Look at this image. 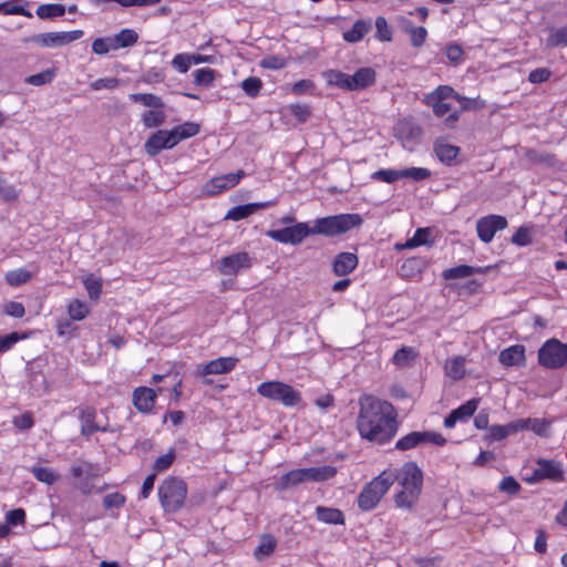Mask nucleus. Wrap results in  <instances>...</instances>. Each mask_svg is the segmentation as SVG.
<instances>
[{
  "label": "nucleus",
  "mask_w": 567,
  "mask_h": 567,
  "mask_svg": "<svg viewBox=\"0 0 567 567\" xmlns=\"http://www.w3.org/2000/svg\"><path fill=\"white\" fill-rule=\"evenodd\" d=\"M11 528L24 527L25 525V512L23 508H14L6 513L4 520Z\"/></svg>",
  "instance_id": "4d7b16f0"
},
{
  "label": "nucleus",
  "mask_w": 567,
  "mask_h": 567,
  "mask_svg": "<svg viewBox=\"0 0 567 567\" xmlns=\"http://www.w3.org/2000/svg\"><path fill=\"white\" fill-rule=\"evenodd\" d=\"M372 28V21L370 19H358L351 29L342 33V39L348 43H358L369 33Z\"/></svg>",
  "instance_id": "cd10ccee"
},
{
  "label": "nucleus",
  "mask_w": 567,
  "mask_h": 567,
  "mask_svg": "<svg viewBox=\"0 0 567 567\" xmlns=\"http://www.w3.org/2000/svg\"><path fill=\"white\" fill-rule=\"evenodd\" d=\"M55 76V69H47L40 73L29 75L24 79V82L34 85L42 86L53 81Z\"/></svg>",
  "instance_id": "a18cd8bd"
},
{
  "label": "nucleus",
  "mask_w": 567,
  "mask_h": 567,
  "mask_svg": "<svg viewBox=\"0 0 567 567\" xmlns=\"http://www.w3.org/2000/svg\"><path fill=\"white\" fill-rule=\"evenodd\" d=\"M434 152L440 162L452 165L460 154V147L439 140L434 144Z\"/></svg>",
  "instance_id": "7c9ffc66"
},
{
  "label": "nucleus",
  "mask_w": 567,
  "mask_h": 567,
  "mask_svg": "<svg viewBox=\"0 0 567 567\" xmlns=\"http://www.w3.org/2000/svg\"><path fill=\"white\" fill-rule=\"evenodd\" d=\"M278 542L275 536L265 534L260 537L259 545L255 548L254 556L257 560H264L271 556L277 548Z\"/></svg>",
  "instance_id": "f704fd0d"
},
{
  "label": "nucleus",
  "mask_w": 567,
  "mask_h": 567,
  "mask_svg": "<svg viewBox=\"0 0 567 567\" xmlns=\"http://www.w3.org/2000/svg\"><path fill=\"white\" fill-rule=\"evenodd\" d=\"M359 264L358 256L353 252H340L336 256L332 270L336 276L343 277L351 274Z\"/></svg>",
  "instance_id": "b1692460"
},
{
  "label": "nucleus",
  "mask_w": 567,
  "mask_h": 567,
  "mask_svg": "<svg viewBox=\"0 0 567 567\" xmlns=\"http://www.w3.org/2000/svg\"><path fill=\"white\" fill-rule=\"evenodd\" d=\"M32 278V274L23 268L14 269L6 275V280L10 286L17 287L28 282Z\"/></svg>",
  "instance_id": "8fccbe9b"
},
{
  "label": "nucleus",
  "mask_w": 567,
  "mask_h": 567,
  "mask_svg": "<svg viewBox=\"0 0 567 567\" xmlns=\"http://www.w3.org/2000/svg\"><path fill=\"white\" fill-rule=\"evenodd\" d=\"M35 13L40 19H53L63 16L65 8L60 3H45L39 6Z\"/></svg>",
  "instance_id": "79ce46f5"
},
{
  "label": "nucleus",
  "mask_w": 567,
  "mask_h": 567,
  "mask_svg": "<svg viewBox=\"0 0 567 567\" xmlns=\"http://www.w3.org/2000/svg\"><path fill=\"white\" fill-rule=\"evenodd\" d=\"M99 467L92 464L82 463L73 466V487L79 488L84 495L93 492H102L104 485L100 486Z\"/></svg>",
  "instance_id": "6e6552de"
},
{
  "label": "nucleus",
  "mask_w": 567,
  "mask_h": 567,
  "mask_svg": "<svg viewBox=\"0 0 567 567\" xmlns=\"http://www.w3.org/2000/svg\"><path fill=\"white\" fill-rule=\"evenodd\" d=\"M305 482H324L337 474V467L332 465H321L307 468H300Z\"/></svg>",
  "instance_id": "bb28decb"
},
{
  "label": "nucleus",
  "mask_w": 567,
  "mask_h": 567,
  "mask_svg": "<svg viewBox=\"0 0 567 567\" xmlns=\"http://www.w3.org/2000/svg\"><path fill=\"white\" fill-rule=\"evenodd\" d=\"M199 124L195 122H185L183 124L174 126L171 130H166V133L169 137L173 147H175L182 141L196 136L199 133Z\"/></svg>",
  "instance_id": "aec40b11"
},
{
  "label": "nucleus",
  "mask_w": 567,
  "mask_h": 567,
  "mask_svg": "<svg viewBox=\"0 0 567 567\" xmlns=\"http://www.w3.org/2000/svg\"><path fill=\"white\" fill-rule=\"evenodd\" d=\"M507 225V219L501 215L492 214L481 217L476 221L477 236L483 243L488 244L493 240L495 234L505 229Z\"/></svg>",
  "instance_id": "9b49d317"
},
{
  "label": "nucleus",
  "mask_w": 567,
  "mask_h": 567,
  "mask_svg": "<svg viewBox=\"0 0 567 567\" xmlns=\"http://www.w3.org/2000/svg\"><path fill=\"white\" fill-rule=\"evenodd\" d=\"M398 132L405 147L409 143L416 142L422 136L421 126L412 121L401 122L399 124Z\"/></svg>",
  "instance_id": "c756f323"
},
{
  "label": "nucleus",
  "mask_w": 567,
  "mask_h": 567,
  "mask_svg": "<svg viewBox=\"0 0 567 567\" xmlns=\"http://www.w3.org/2000/svg\"><path fill=\"white\" fill-rule=\"evenodd\" d=\"M115 35L122 49L133 47L138 40V34L133 29H123Z\"/></svg>",
  "instance_id": "bf43d9fd"
},
{
  "label": "nucleus",
  "mask_w": 567,
  "mask_h": 567,
  "mask_svg": "<svg viewBox=\"0 0 567 567\" xmlns=\"http://www.w3.org/2000/svg\"><path fill=\"white\" fill-rule=\"evenodd\" d=\"M277 200H267V202H255L248 203L244 205H237L231 207L225 215L226 220L239 221L243 220L250 215L255 214L259 209L268 208L275 206Z\"/></svg>",
  "instance_id": "f3484780"
},
{
  "label": "nucleus",
  "mask_w": 567,
  "mask_h": 567,
  "mask_svg": "<svg viewBox=\"0 0 567 567\" xmlns=\"http://www.w3.org/2000/svg\"><path fill=\"white\" fill-rule=\"evenodd\" d=\"M303 476L300 472V468L289 471L285 475H282L275 484L276 491H285L291 486H296L300 483H303Z\"/></svg>",
  "instance_id": "4c0bfd02"
},
{
  "label": "nucleus",
  "mask_w": 567,
  "mask_h": 567,
  "mask_svg": "<svg viewBox=\"0 0 567 567\" xmlns=\"http://www.w3.org/2000/svg\"><path fill=\"white\" fill-rule=\"evenodd\" d=\"M425 444L443 446L446 444V439L434 431H413L400 437L394 447L404 452Z\"/></svg>",
  "instance_id": "1a4fd4ad"
},
{
  "label": "nucleus",
  "mask_w": 567,
  "mask_h": 567,
  "mask_svg": "<svg viewBox=\"0 0 567 567\" xmlns=\"http://www.w3.org/2000/svg\"><path fill=\"white\" fill-rule=\"evenodd\" d=\"M187 496L186 483L177 477H168L158 486V499L165 513H176Z\"/></svg>",
  "instance_id": "39448f33"
},
{
  "label": "nucleus",
  "mask_w": 567,
  "mask_h": 567,
  "mask_svg": "<svg viewBox=\"0 0 567 567\" xmlns=\"http://www.w3.org/2000/svg\"><path fill=\"white\" fill-rule=\"evenodd\" d=\"M175 456H176L175 451L174 450H169L167 453L158 456L155 460L153 468L157 473L166 471L173 464V462L175 460Z\"/></svg>",
  "instance_id": "052dcab7"
},
{
  "label": "nucleus",
  "mask_w": 567,
  "mask_h": 567,
  "mask_svg": "<svg viewBox=\"0 0 567 567\" xmlns=\"http://www.w3.org/2000/svg\"><path fill=\"white\" fill-rule=\"evenodd\" d=\"M456 91L450 85H439L434 91L427 93L423 101H446L454 99Z\"/></svg>",
  "instance_id": "de8ad7c7"
},
{
  "label": "nucleus",
  "mask_w": 567,
  "mask_h": 567,
  "mask_svg": "<svg viewBox=\"0 0 567 567\" xmlns=\"http://www.w3.org/2000/svg\"><path fill=\"white\" fill-rule=\"evenodd\" d=\"M478 404L480 399H472L453 410V412L457 416L458 421L465 422L476 412Z\"/></svg>",
  "instance_id": "3c124183"
},
{
  "label": "nucleus",
  "mask_w": 567,
  "mask_h": 567,
  "mask_svg": "<svg viewBox=\"0 0 567 567\" xmlns=\"http://www.w3.org/2000/svg\"><path fill=\"white\" fill-rule=\"evenodd\" d=\"M394 482L395 477L391 474V470L382 471L371 482L365 484L359 493L357 501L359 508L363 512L374 509Z\"/></svg>",
  "instance_id": "20e7f679"
},
{
  "label": "nucleus",
  "mask_w": 567,
  "mask_h": 567,
  "mask_svg": "<svg viewBox=\"0 0 567 567\" xmlns=\"http://www.w3.org/2000/svg\"><path fill=\"white\" fill-rule=\"evenodd\" d=\"M375 25V39L381 42L392 41V29L389 25L386 19L382 16L378 17L374 21Z\"/></svg>",
  "instance_id": "c03bdc74"
},
{
  "label": "nucleus",
  "mask_w": 567,
  "mask_h": 567,
  "mask_svg": "<svg viewBox=\"0 0 567 567\" xmlns=\"http://www.w3.org/2000/svg\"><path fill=\"white\" fill-rule=\"evenodd\" d=\"M401 179L421 182L431 176V171L424 167H408L400 169Z\"/></svg>",
  "instance_id": "49530a36"
},
{
  "label": "nucleus",
  "mask_w": 567,
  "mask_h": 567,
  "mask_svg": "<svg viewBox=\"0 0 567 567\" xmlns=\"http://www.w3.org/2000/svg\"><path fill=\"white\" fill-rule=\"evenodd\" d=\"M542 480H563V470L560 463L554 460L539 458L536 461V466L533 470L532 481Z\"/></svg>",
  "instance_id": "dca6fc26"
},
{
  "label": "nucleus",
  "mask_w": 567,
  "mask_h": 567,
  "mask_svg": "<svg viewBox=\"0 0 567 567\" xmlns=\"http://www.w3.org/2000/svg\"><path fill=\"white\" fill-rule=\"evenodd\" d=\"M363 218L357 213H346L317 218L311 227L312 235L334 237L360 227Z\"/></svg>",
  "instance_id": "7ed1b4c3"
},
{
  "label": "nucleus",
  "mask_w": 567,
  "mask_h": 567,
  "mask_svg": "<svg viewBox=\"0 0 567 567\" xmlns=\"http://www.w3.org/2000/svg\"><path fill=\"white\" fill-rule=\"evenodd\" d=\"M32 473L38 481L44 482L47 484H52L56 480L54 472L48 467H33Z\"/></svg>",
  "instance_id": "338daca9"
},
{
  "label": "nucleus",
  "mask_w": 567,
  "mask_h": 567,
  "mask_svg": "<svg viewBox=\"0 0 567 567\" xmlns=\"http://www.w3.org/2000/svg\"><path fill=\"white\" fill-rule=\"evenodd\" d=\"M377 72L370 66L359 68L353 74H350V91H362L374 84Z\"/></svg>",
  "instance_id": "412c9836"
},
{
  "label": "nucleus",
  "mask_w": 567,
  "mask_h": 567,
  "mask_svg": "<svg viewBox=\"0 0 567 567\" xmlns=\"http://www.w3.org/2000/svg\"><path fill=\"white\" fill-rule=\"evenodd\" d=\"M238 359L234 357H220L203 365H198L195 375L206 377L210 374H224L233 371L237 365Z\"/></svg>",
  "instance_id": "4468645a"
},
{
  "label": "nucleus",
  "mask_w": 567,
  "mask_h": 567,
  "mask_svg": "<svg viewBox=\"0 0 567 567\" xmlns=\"http://www.w3.org/2000/svg\"><path fill=\"white\" fill-rule=\"evenodd\" d=\"M512 243L519 247H525L532 244V228L522 226L512 236Z\"/></svg>",
  "instance_id": "13d9d810"
},
{
  "label": "nucleus",
  "mask_w": 567,
  "mask_h": 567,
  "mask_svg": "<svg viewBox=\"0 0 567 567\" xmlns=\"http://www.w3.org/2000/svg\"><path fill=\"white\" fill-rule=\"evenodd\" d=\"M240 87L249 97H256L262 87V82L259 78L250 76L241 82Z\"/></svg>",
  "instance_id": "5fc2aeb1"
},
{
  "label": "nucleus",
  "mask_w": 567,
  "mask_h": 567,
  "mask_svg": "<svg viewBox=\"0 0 567 567\" xmlns=\"http://www.w3.org/2000/svg\"><path fill=\"white\" fill-rule=\"evenodd\" d=\"M163 392L164 388L162 386L157 388V390L147 386H138L133 391V404L137 411L150 413L155 405L157 394Z\"/></svg>",
  "instance_id": "2eb2a0df"
},
{
  "label": "nucleus",
  "mask_w": 567,
  "mask_h": 567,
  "mask_svg": "<svg viewBox=\"0 0 567 567\" xmlns=\"http://www.w3.org/2000/svg\"><path fill=\"white\" fill-rule=\"evenodd\" d=\"M545 47L546 49L567 47V25L549 29Z\"/></svg>",
  "instance_id": "e433bc0d"
},
{
  "label": "nucleus",
  "mask_w": 567,
  "mask_h": 567,
  "mask_svg": "<svg viewBox=\"0 0 567 567\" xmlns=\"http://www.w3.org/2000/svg\"><path fill=\"white\" fill-rule=\"evenodd\" d=\"M257 393L268 400L280 402L285 406H297L301 402V394L291 385L280 381H267L257 386Z\"/></svg>",
  "instance_id": "423d86ee"
},
{
  "label": "nucleus",
  "mask_w": 567,
  "mask_h": 567,
  "mask_svg": "<svg viewBox=\"0 0 567 567\" xmlns=\"http://www.w3.org/2000/svg\"><path fill=\"white\" fill-rule=\"evenodd\" d=\"M551 71L547 68H538L528 74V81L533 84H540L549 80Z\"/></svg>",
  "instance_id": "774afa93"
},
{
  "label": "nucleus",
  "mask_w": 567,
  "mask_h": 567,
  "mask_svg": "<svg viewBox=\"0 0 567 567\" xmlns=\"http://www.w3.org/2000/svg\"><path fill=\"white\" fill-rule=\"evenodd\" d=\"M309 235H312V230L307 223H296L289 227L269 229L266 231V236L272 240L292 246L301 244Z\"/></svg>",
  "instance_id": "9d476101"
},
{
  "label": "nucleus",
  "mask_w": 567,
  "mask_h": 567,
  "mask_svg": "<svg viewBox=\"0 0 567 567\" xmlns=\"http://www.w3.org/2000/svg\"><path fill=\"white\" fill-rule=\"evenodd\" d=\"M425 267V261L423 258L420 257H412L406 259L401 268L400 274L403 277H413L415 275H419L422 272V270Z\"/></svg>",
  "instance_id": "a19ab883"
},
{
  "label": "nucleus",
  "mask_w": 567,
  "mask_h": 567,
  "mask_svg": "<svg viewBox=\"0 0 567 567\" xmlns=\"http://www.w3.org/2000/svg\"><path fill=\"white\" fill-rule=\"evenodd\" d=\"M124 503H125V496L117 492L107 494L103 498V506L106 509L120 508L124 505Z\"/></svg>",
  "instance_id": "69168bd1"
},
{
  "label": "nucleus",
  "mask_w": 567,
  "mask_h": 567,
  "mask_svg": "<svg viewBox=\"0 0 567 567\" xmlns=\"http://www.w3.org/2000/svg\"><path fill=\"white\" fill-rule=\"evenodd\" d=\"M24 41L27 42L29 39ZM30 41L45 48L61 47L71 42V32L40 33L31 37Z\"/></svg>",
  "instance_id": "5701e85b"
},
{
  "label": "nucleus",
  "mask_w": 567,
  "mask_h": 567,
  "mask_svg": "<svg viewBox=\"0 0 567 567\" xmlns=\"http://www.w3.org/2000/svg\"><path fill=\"white\" fill-rule=\"evenodd\" d=\"M538 364L548 370H558L567 365V343L556 338L546 340L537 352Z\"/></svg>",
  "instance_id": "0eeeda50"
},
{
  "label": "nucleus",
  "mask_w": 567,
  "mask_h": 567,
  "mask_svg": "<svg viewBox=\"0 0 567 567\" xmlns=\"http://www.w3.org/2000/svg\"><path fill=\"white\" fill-rule=\"evenodd\" d=\"M445 373L453 380H461L465 375V359L455 357L446 361Z\"/></svg>",
  "instance_id": "58836bf2"
},
{
  "label": "nucleus",
  "mask_w": 567,
  "mask_h": 567,
  "mask_svg": "<svg viewBox=\"0 0 567 567\" xmlns=\"http://www.w3.org/2000/svg\"><path fill=\"white\" fill-rule=\"evenodd\" d=\"M82 281L90 299L96 301L102 292V280L93 275H89Z\"/></svg>",
  "instance_id": "37998d69"
},
{
  "label": "nucleus",
  "mask_w": 567,
  "mask_h": 567,
  "mask_svg": "<svg viewBox=\"0 0 567 567\" xmlns=\"http://www.w3.org/2000/svg\"><path fill=\"white\" fill-rule=\"evenodd\" d=\"M234 179L235 178L230 177L229 174L214 177L205 184L204 193L209 196L220 194L227 189L235 187L233 185Z\"/></svg>",
  "instance_id": "c85d7f7f"
},
{
  "label": "nucleus",
  "mask_w": 567,
  "mask_h": 567,
  "mask_svg": "<svg viewBox=\"0 0 567 567\" xmlns=\"http://www.w3.org/2000/svg\"><path fill=\"white\" fill-rule=\"evenodd\" d=\"M434 237L433 229L430 227L417 228L414 235L408 239L404 244H396L395 248L401 249H413L420 246H433Z\"/></svg>",
  "instance_id": "393cba45"
},
{
  "label": "nucleus",
  "mask_w": 567,
  "mask_h": 567,
  "mask_svg": "<svg viewBox=\"0 0 567 567\" xmlns=\"http://www.w3.org/2000/svg\"><path fill=\"white\" fill-rule=\"evenodd\" d=\"M414 358V352L411 348L402 347L393 354L392 362L399 367L406 365Z\"/></svg>",
  "instance_id": "680f3d73"
},
{
  "label": "nucleus",
  "mask_w": 567,
  "mask_h": 567,
  "mask_svg": "<svg viewBox=\"0 0 567 567\" xmlns=\"http://www.w3.org/2000/svg\"><path fill=\"white\" fill-rule=\"evenodd\" d=\"M316 517L319 522L330 525H343L344 515L343 513L333 507L317 506Z\"/></svg>",
  "instance_id": "2f4dec72"
},
{
  "label": "nucleus",
  "mask_w": 567,
  "mask_h": 567,
  "mask_svg": "<svg viewBox=\"0 0 567 567\" xmlns=\"http://www.w3.org/2000/svg\"><path fill=\"white\" fill-rule=\"evenodd\" d=\"M328 86H334L344 91H350V74L339 70H327L322 73Z\"/></svg>",
  "instance_id": "473e14b6"
},
{
  "label": "nucleus",
  "mask_w": 567,
  "mask_h": 567,
  "mask_svg": "<svg viewBox=\"0 0 567 567\" xmlns=\"http://www.w3.org/2000/svg\"><path fill=\"white\" fill-rule=\"evenodd\" d=\"M79 420L81 423V434L89 437L95 432H107V421L99 419L97 411L93 406H84L80 409Z\"/></svg>",
  "instance_id": "f8f14e48"
},
{
  "label": "nucleus",
  "mask_w": 567,
  "mask_h": 567,
  "mask_svg": "<svg viewBox=\"0 0 567 567\" xmlns=\"http://www.w3.org/2000/svg\"><path fill=\"white\" fill-rule=\"evenodd\" d=\"M172 148L174 147L169 141L166 130H157L151 134L144 143L145 153L151 157L158 155L164 150Z\"/></svg>",
  "instance_id": "a211bd4d"
},
{
  "label": "nucleus",
  "mask_w": 567,
  "mask_h": 567,
  "mask_svg": "<svg viewBox=\"0 0 567 567\" xmlns=\"http://www.w3.org/2000/svg\"><path fill=\"white\" fill-rule=\"evenodd\" d=\"M391 474L401 487L394 496L395 505L399 508L411 509L417 503L422 492V470L415 462L410 461L404 463L398 471L391 470Z\"/></svg>",
  "instance_id": "f03ea898"
},
{
  "label": "nucleus",
  "mask_w": 567,
  "mask_h": 567,
  "mask_svg": "<svg viewBox=\"0 0 567 567\" xmlns=\"http://www.w3.org/2000/svg\"><path fill=\"white\" fill-rule=\"evenodd\" d=\"M252 258L246 251L233 254L220 259L218 269L223 275L235 276L251 267Z\"/></svg>",
  "instance_id": "ddd939ff"
},
{
  "label": "nucleus",
  "mask_w": 567,
  "mask_h": 567,
  "mask_svg": "<svg viewBox=\"0 0 567 567\" xmlns=\"http://www.w3.org/2000/svg\"><path fill=\"white\" fill-rule=\"evenodd\" d=\"M130 100L134 103H141L146 107L152 109H162L164 107V102L162 97L152 94V93H132L130 94Z\"/></svg>",
  "instance_id": "ea45409f"
},
{
  "label": "nucleus",
  "mask_w": 567,
  "mask_h": 567,
  "mask_svg": "<svg viewBox=\"0 0 567 567\" xmlns=\"http://www.w3.org/2000/svg\"><path fill=\"white\" fill-rule=\"evenodd\" d=\"M165 122V114L161 110H150L142 114V123L145 127L161 126Z\"/></svg>",
  "instance_id": "09e8293b"
},
{
  "label": "nucleus",
  "mask_w": 567,
  "mask_h": 567,
  "mask_svg": "<svg viewBox=\"0 0 567 567\" xmlns=\"http://www.w3.org/2000/svg\"><path fill=\"white\" fill-rule=\"evenodd\" d=\"M215 79V70L203 68L194 71V83L199 86L208 87Z\"/></svg>",
  "instance_id": "603ef678"
},
{
  "label": "nucleus",
  "mask_w": 567,
  "mask_h": 567,
  "mask_svg": "<svg viewBox=\"0 0 567 567\" xmlns=\"http://www.w3.org/2000/svg\"><path fill=\"white\" fill-rule=\"evenodd\" d=\"M172 65L178 72L186 73L192 65L190 55L185 53L176 54L172 60Z\"/></svg>",
  "instance_id": "0e129e2a"
},
{
  "label": "nucleus",
  "mask_w": 567,
  "mask_h": 567,
  "mask_svg": "<svg viewBox=\"0 0 567 567\" xmlns=\"http://www.w3.org/2000/svg\"><path fill=\"white\" fill-rule=\"evenodd\" d=\"M551 422L547 419H518L512 426L517 432L529 430L538 436H548V430Z\"/></svg>",
  "instance_id": "4be33fe9"
},
{
  "label": "nucleus",
  "mask_w": 567,
  "mask_h": 567,
  "mask_svg": "<svg viewBox=\"0 0 567 567\" xmlns=\"http://www.w3.org/2000/svg\"><path fill=\"white\" fill-rule=\"evenodd\" d=\"M423 103L432 109L433 114L436 117H443L450 113L445 118V125L447 127H453L460 118L461 112L457 110L452 111V105L445 101H423Z\"/></svg>",
  "instance_id": "a878e982"
},
{
  "label": "nucleus",
  "mask_w": 567,
  "mask_h": 567,
  "mask_svg": "<svg viewBox=\"0 0 567 567\" xmlns=\"http://www.w3.org/2000/svg\"><path fill=\"white\" fill-rule=\"evenodd\" d=\"M497 488L502 493L515 496L520 492L522 486L513 476H505L498 483Z\"/></svg>",
  "instance_id": "864d4df0"
},
{
  "label": "nucleus",
  "mask_w": 567,
  "mask_h": 567,
  "mask_svg": "<svg viewBox=\"0 0 567 567\" xmlns=\"http://www.w3.org/2000/svg\"><path fill=\"white\" fill-rule=\"evenodd\" d=\"M371 178L374 181H380L383 183L392 184V183L401 179L400 169L382 168V169L374 172L371 175Z\"/></svg>",
  "instance_id": "6e6d98bb"
},
{
  "label": "nucleus",
  "mask_w": 567,
  "mask_h": 567,
  "mask_svg": "<svg viewBox=\"0 0 567 567\" xmlns=\"http://www.w3.org/2000/svg\"><path fill=\"white\" fill-rule=\"evenodd\" d=\"M483 272L481 268H475L468 265H458L452 268H447L442 272V277L445 280L461 279L470 277L474 274Z\"/></svg>",
  "instance_id": "c9c22d12"
},
{
  "label": "nucleus",
  "mask_w": 567,
  "mask_h": 567,
  "mask_svg": "<svg viewBox=\"0 0 567 567\" xmlns=\"http://www.w3.org/2000/svg\"><path fill=\"white\" fill-rule=\"evenodd\" d=\"M526 349L523 344H514L501 351L498 360L506 367H525Z\"/></svg>",
  "instance_id": "6ab92c4d"
},
{
  "label": "nucleus",
  "mask_w": 567,
  "mask_h": 567,
  "mask_svg": "<svg viewBox=\"0 0 567 567\" xmlns=\"http://www.w3.org/2000/svg\"><path fill=\"white\" fill-rule=\"evenodd\" d=\"M118 85H120V79H117V78H101L91 83V87L94 91L114 90Z\"/></svg>",
  "instance_id": "e2e57ef3"
},
{
  "label": "nucleus",
  "mask_w": 567,
  "mask_h": 567,
  "mask_svg": "<svg viewBox=\"0 0 567 567\" xmlns=\"http://www.w3.org/2000/svg\"><path fill=\"white\" fill-rule=\"evenodd\" d=\"M398 427L396 412L390 402L371 395L360 400L357 429L362 439L382 445L394 437Z\"/></svg>",
  "instance_id": "f257e3e1"
},
{
  "label": "nucleus",
  "mask_w": 567,
  "mask_h": 567,
  "mask_svg": "<svg viewBox=\"0 0 567 567\" xmlns=\"http://www.w3.org/2000/svg\"><path fill=\"white\" fill-rule=\"evenodd\" d=\"M515 425V421H512L505 425H492L487 429L484 440L487 443L497 442L506 439L508 435L518 433L517 430H514L512 426Z\"/></svg>",
  "instance_id": "72a5a7b5"
}]
</instances>
